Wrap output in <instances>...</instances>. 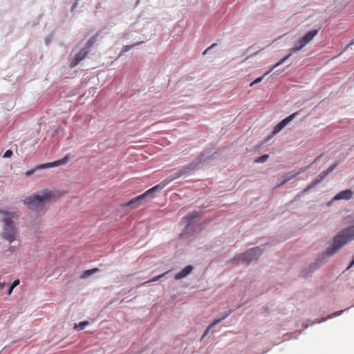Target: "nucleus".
<instances>
[{
    "label": "nucleus",
    "instance_id": "15",
    "mask_svg": "<svg viewBox=\"0 0 354 354\" xmlns=\"http://www.w3.org/2000/svg\"><path fill=\"white\" fill-rule=\"evenodd\" d=\"M199 216L197 212H194L189 214H188L185 219L187 221V228L188 229L194 223V220L198 218Z\"/></svg>",
    "mask_w": 354,
    "mask_h": 354
},
{
    "label": "nucleus",
    "instance_id": "20",
    "mask_svg": "<svg viewBox=\"0 0 354 354\" xmlns=\"http://www.w3.org/2000/svg\"><path fill=\"white\" fill-rule=\"evenodd\" d=\"M306 168H307V167L302 168V169H301V170H300V171H299L298 172H297V173H295V174H292V175H291V176H290L287 177V178L283 180V183H286V182H287V181L290 180V179H292V178L295 177L296 176H297V175H299V174H301V173L304 172Z\"/></svg>",
    "mask_w": 354,
    "mask_h": 354
},
{
    "label": "nucleus",
    "instance_id": "27",
    "mask_svg": "<svg viewBox=\"0 0 354 354\" xmlns=\"http://www.w3.org/2000/svg\"><path fill=\"white\" fill-rule=\"evenodd\" d=\"M14 288H15L13 286H10V288H8V290L7 294L8 295H11Z\"/></svg>",
    "mask_w": 354,
    "mask_h": 354
},
{
    "label": "nucleus",
    "instance_id": "18",
    "mask_svg": "<svg viewBox=\"0 0 354 354\" xmlns=\"http://www.w3.org/2000/svg\"><path fill=\"white\" fill-rule=\"evenodd\" d=\"M89 322L88 321L81 322L79 324H75L74 328L77 330H83L86 326H88Z\"/></svg>",
    "mask_w": 354,
    "mask_h": 354
},
{
    "label": "nucleus",
    "instance_id": "26",
    "mask_svg": "<svg viewBox=\"0 0 354 354\" xmlns=\"http://www.w3.org/2000/svg\"><path fill=\"white\" fill-rule=\"evenodd\" d=\"M19 284V279H16L12 283V286H13L14 288H15L17 286H18Z\"/></svg>",
    "mask_w": 354,
    "mask_h": 354
},
{
    "label": "nucleus",
    "instance_id": "8",
    "mask_svg": "<svg viewBox=\"0 0 354 354\" xmlns=\"http://www.w3.org/2000/svg\"><path fill=\"white\" fill-rule=\"evenodd\" d=\"M17 237V229L15 226H3L2 238L10 243L16 240Z\"/></svg>",
    "mask_w": 354,
    "mask_h": 354
},
{
    "label": "nucleus",
    "instance_id": "17",
    "mask_svg": "<svg viewBox=\"0 0 354 354\" xmlns=\"http://www.w3.org/2000/svg\"><path fill=\"white\" fill-rule=\"evenodd\" d=\"M99 271V269L97 268H93V269H91V270H85L82 274V279H85V278H87L89 276H91V274L95 273V272H97Z\"/></svg>",
    "mask_w": 354,
    "mask_h": 354
},
{
    "label": "nucleus",
    "instance_id": "11",
    "mask_svg": "<svg viewBox=\"0 0 354 354\" xmlns=\"http://www.w3.org/2000/svg\"><path fill=\"white\" fill-rule=\"evenodd\" d=\"M88 53V50L86 48L82 49L73 58L70 64V67L73 68L77 66Z\"/></svg>",
    "mask_w": 354,
    "mask_h": 354
},
{
    "label": "nucleus",
    "instance_id": "1",
    "mask_svg": "<svg viewBox=\"0 0 354 354\" xmlns=\"http://www.w3.org/2000/svg\"><path fill=\"white\" fill-rule=\"evenodd\" d=\"M66 194L57 189H42L24 200V203L28 208L35 212H42L45 209L46 204L55 201Z\"/></svg>",
    "mask_w": 354,
    "mask_h": 354
},
{
    "label": "nucleus",
    "instance_id": "3",
    "mask_svg": "<svg viewBox=\"0 0 354 354\" xmlns=\"http://www.w3.org/2000/svg\"><path fill=\"white\" fill-rule=\"evenodd\" d=\"M185 173V171L184 170H181V169L179 170L177 173H175L174 175L170 176L169 178L164 180L163 181H162L159 184H158V185L153 186V187L150 188L149 189L146 191L142 194L133 198L128 203L122 205V207H124L130 206L131 205L138 203L140 200L144 199L145 198H146L147 196H148L149 195H150L153 192L161 190L167 185H168L169 183H171L174 180L179 178L180 176L183 175Z\"/></svg>",
    "mask_w": 354,
    "mask_h": 354
},
{
    "label": "nucleus",
    "instance_id": "21",
    "mask_svg": "<svg viewBox=\"0 0 354 354\" xmlns=\"http://www.w3.org/2000/svg\"><path fill=\"white\" fill-rule=\"evenodd\" d=\"M268 157L269 156L268 154H264V155L259 157L258 158H257L255 160V162H264L268 160Z\"/></svg>",
    "mask_w": 354,
    "mask_h": 354
},
{
    "label": "nucleus",
    "instance_id": "25",
    "mask_svg": "<svg viewBox=\"0 0 354 354\" xmlns=\"http://www.w3.org/2000/svg\"><path fill=\"white\" fill-rule=\"evenodd\" d=\"M216 45V44H212L209 47H208V48H207V49H206V50L203 53V55H205L209 49H211V48H214Z\"/></svg>",
    "mask_w": 354,
    "mask_h": 354
},
{
    "label": "nucleus",
    "instance_id": "28",
    "mask_svg": "<svg viewBox=\"0 0 354 354\" xmlns=\"http://www.w3.org/2000/svg\"><path fill=\"white\" fill-rule=\"evenodd\" d=\"M5 287L4 283H0V290H3Z\"/></svg>",
    "mask_w": 354,
    "mask_h": 354
},
{
    "label": "nucleus",
    "instance_id": "9",
    "mask_svg": "<svg viewBox=\"0 0 354 354\" xmlns=\"http://www.w3.org/2000/svg\"><path fill=\"white\" fill-rule=\"evenodd\" d=\"M337 165L334 164L333 165L329 167L326 171H323L321 173L317 178L313 180L307 187L306 189H304V192H306L310 189L313 188L315 185H316L317 183H319L321 180H322L329 173L333 171V169L336 167Z\"/></svg>",
    "mask_w": 354,
    "mask_h": 354
},
{
    "label": "nucleus",
    "instance_id": "13",
    "mask_svg": "<svg viewBox=\"0 0 354 354\" xmlns=\"http://www.w3.org/2000/svg\"><path fill=\"white\" fill-rule=\"evenodd\" d=\"M290 57V54H288V55H286L285 57H283L281 61H279V62H277L275 65L273 66V67L269 71H268L267 73H266L264 74L263 76H261V77H259L258 78H257L255 80H254L251 84H250V86H253L257 83H259L260 82L262 81V80L263 79L264 76L265 75H267L268 74H269L274 68L278 67L279 66H280L281 64H282L286 59H288L289 57Z\"/></svg>",
    "mask_w": 354,
    "mask_h": 354
},
{
    "label": "nucleus",
    "instance_id": "12",
    "mask_svg": "<svg viewBox=\"0 0 354 354\" xmlns=\"http://www.w3.org/2000/svg\"><path fill=\"white\" fill-rule=\"evenodd\" d=\"M353 196V192L351 189H345L343 190L338 194H337L334 198V201H339V200H349L351 199Z\"/></svg>",
    "mask_w": 354,
    "mask_h": 354
},
{
    "label": "nucleus",
    "instance_id": "4",
    "mask_svg": "<svg viewBox=\"0 0 354 354\" xmlns=\"http://www.w3.org/2000/svg\"><path fill=\"white\" fill-rule=\"evenodd\" d=\"M318 30L314 29L308 31L301 38H300L291 48V53H296L301 50L306 45L310 43L313 38L317 35Z\"/></svg>",
    "mask_w": 354,
    "mask_h": 354
},
{
    "label": "nucleus",
    "instance_id": "5",
    "mask_svg": "<svg viewBox=\"0 0 354 354\" xmlns=\"http://www.w3.org/2000/svg\"><path fill=\"white\" fill-rule=\"evenodd\" d=\"M68 160H69V156L68 155H66L65 157H64L63 158H62L60 160H56V161H54L52 162L39 165L35 167V169L27 171L25 173V174L26 176H29L32 175L36 170L43 169H46V168H50V167H58V166H60L62 165H65L68 162Z\"/></svg>",
    "mask_w": 354,
    "mask_h": 354
},
{
    "label": "nucleus",
    "instance_id": "24",
    "mask_svg": "<svg viewBox=\"0 0 354 354\" xmlns=\"http://www.w3.org/2000/svg\"><path fill=\"white\" fill-rule=\"evenodd\" d=\"M12 151L11 150L8 149V150H7V151L4 153V154H3V158H10V157H11V156H12Z\"/></svg>",
    "mask_w": 354,
    "mask_h": 354
},
{
    "label": "nucleus",
    "instance_id": "16",
    "mask_svg": "<svg viewBox=\"0 0 354 354\" xmlns=\"http://www.w3.org/2000/svg\"><path fill=\"white\" fill-rule=\"evenodd\" d=\"M228 315L227 314L226 315H225L224 317H223L221 319H218L216 320H215L214 322H212L207 328L206 330H205L204 333H203V338L204 337H205L209 332V330H211V328H212L213 327H214L217 324H218L219 322H221L222 320H223Z\"/></svg>",
    "mask_w": 354,
    "mask_h": 354
},
{
    "label": "nucleus",
    "instance_id": "14",
    "mask_svg": "<svg viewBox=\"0 0 354 354\" xmlns=\"http://www.w3.org/2000/svg\"><path fill=\"white\" fill-rule=\"evenodd\" d=\"M194 270V267L192 266H187L184 268L180 272L177 273L175 276V279L176 280H179L186 277L189 275Z\"/></svg>",
    "mask_w": 354,
    "mask_h": 354
},
{
    "label": "nucleus",
    "instance_id": "29",
    "mask_svg": "<svg viewBox=\"0 0 354 354\" xmlns=\"http://www.w3.org/2000/svg\"><path fill=\"white\" fill-rule=\"evenodd\" d=\"M351 44V45L354 44V39L351 41V44Z\"/></svg>",
    "mask_w": 354,
    "mask_h": 354
},
{
    "label": "nucleus",
    "instance_id": "23",
    "mask_svg": "<svg viewBox=\"0 0 354 354\" xmlns=\"http://www.w3.org/2000/svg\"><path fill=\"white\" fill-rule=\"evenodd\" d=\"M139 44H140V43H137V44H133V45H127V46H125L124 47V48H123L122 51H123V52H127V51L130 50L133 47H134V46H136L138 45Z\"/></svg>",
    "mask_w": 354,
    "mask_h": 354
},
{
    "label": "nucleus",
    "instance_id": "2",
    "mask_svg": "<svg viewBox=\"0 0 354 354\" xmlns=\"http://www.w3.org/2000/svg\"><path fill=\"white\" fill-rule=\"evenodd\" d=\"M352 240H354V225L349 226L337 233L333 239L332 247L326 250V255L332 256L335 254L340 248Z\"/></svg>",
    "mask_w": 354,
    "mask_h": 354
},
{
    "label": "nucleus",
    "instance_id": "22",
    "mask_svg": "<svg viewBox=\"0 0 354 354\" xmlns=\"http://www.w3.org/2000/svg\"><path fill=\"white\" fill-rule=\"evenodd\" d=\"M95 42V37L91 38L86 43V46H87V48L88 49L89 48H91L93 44Z\"/></svg>",
    "mask_w": 354,
    "mask_h": 354
},
{
    "label": "nucleus",
    "instance_id": "10",
    "mask_svg": "<svg viewBox=\"0 0 354 354\" xmlns=\"http://www.w3.org/2000/svg\"><path fill=\"white\" fill-rule=\"evenodd\" d=\"M299 114V111H297L287 118H284L281 120L279 124H277L273 129L272 134H276L279 133L281 130H282L289 122H290L297 115Z\"/></svg>",
    "mask_w": 354,
    "mask_h": 354
},
{
    "label": "nucleus",
    "instance_id": "6",
    "mask_svg": "<svg viewBox=\"0 0 354 354\" xmlns=\"http://www.w3.org/2000/svg\"><path fill=\"white\" fill-rule=\"evenodd\" d=\"M261 252L260 247H256L248 250L242 254L243 262L246 264H249L253 261H257L259 256L261 254Z\"/></svg>",
    "mask_w": 354,
    "mask_h": 354
},
{
    "label": "nucleus",
    "instance_id": "19",
    "mask_svg": "<svg viewBox=\"0 0 354 354\" xmlns=\"http://www.w3.org/2000/svg\"><path fill=\"white\" fill-rule=\"evenodd\" d=\"M169 272V271H167V272H164V273H162V274H159L158 276H156V277H153V279H151V280H149V281H146V282L143 283H142V285H144V284H145V283H150V282L157 281H158V280H159L160 279H161V278H162V277H165V276L168 274V272Z\"/></svg>",
    "mask_w": 354,
    "mask_h": 354
},
{
    "label": "nucleus",
    "instance_id": "7",
    "mask_svg": "<svg viewBox=\"0 0 354 354\" xmlns=\"http://www.w3.org/2000/svg\"><path fill=\"white\" fill-rule=\"evenodd\" d=\"M0 214L2 216L3 226H15V221L19 217L16 212H8L0 209Z\"/></svg>",
    "mask_w": 354,
    "mask_h": 354
}]
</instances>
